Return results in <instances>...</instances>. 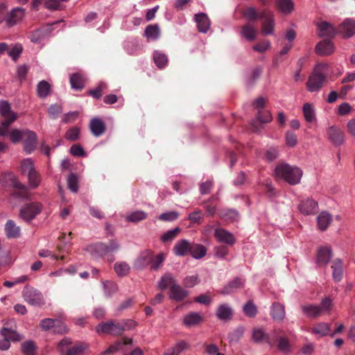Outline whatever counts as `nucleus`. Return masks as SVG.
I'll list each match as a JSON object with an SVG mask.
<instances>
[{"mask_svg":"<svg viewBox=\"0 0 355 355\" xmlns=\"http://www.w3.org/2000/svg\"><path fill=\"white\" fill-rule=\"evenodd\" d=\"M328 138L335 146H340L344 143V132L336 126H331L327 130Z\"/></svg>","mask_w":355,"mask_h":355,"instance_id":"4468645a","label":"nucleus"},{"mask_svg":"<svg viewBox=\"0 0 355 355\" xmlns=\"http://www.w3.org/2000/svg\"><path fill=\"white\" fill-rule=\"evenodd\" d=\"M72 344V342L70 338H64L58 345V348L60 350V352L63 354L68 352V350L71 348Z\"/></svg>","mask_w":355,"mask_h":355,"instance_id":"052dcab7","label":"nucleus"},{"mask_svg":"<svg viewBox=\"0 0 355 355\" xmlns=\"http://www.w3.org/2000/svg\"><path fill=\"white\" fill-rule=\"evenodd\" d=\"M275 176L284 179L290 184L295 185L300 182L302 175V171L286 163L278 164L275 169Z\"/></svg>","mask_w":355,"mask_h":355,"instance_id":"f257e3e1","label":"nucleus"},{"mask_svg":"<svg viewBox=\"0 0 355 355\" xmlns=\"http://www.w3.org/2000/svg\"><path fill=\"white\" fill-rule=\"evenodd\" d=\"M332 257V252L330 248L321 247L318 250L316 263L319 266H326Z\"/></svg>","mask_w":355,"mask_h":355,"instance_id":"4be33fe9","label":"nucleus"},{"mask_svg":"<svg viewBox=\"0 0 355 355\" xmlns=\"http://www.w3.org/2000/svg\"><path fill=\"white\" fill-rule=\"evenodd\" d=\"M220 216L227 223H232L238 219L239 213L234 209H226L220 212Z\"/></svg>","mask_w":355,"mask_h":355,"instance_id":"ea45409f","label":"nucleus"},{"mask_svg":"<svg viewBox=\"0 0 355 355\" xmlns=\"http://www.w3.org/2000/svg\"><path fill=\"white\" fill-rule=\"evenodd\" d=\"M62 112L61 106L54 104L48 108V114L52 119H55Z\"/></svg>","mask_w":355,"mask_h":355,"instance_id":"774afa93","label":"nucleus"},{"mask_svg":"<svg viewBox=\"0 0 355 355\" xmlns=\"http://www.w3.org/2000/svg\"><path fill=\"white\" fill-rule=\"evenodd\" d=\"M275 6L277 9L283 14H290L294 8L292 0H276Z\"/></svg>","mask_w":355,"mask_h":355,"instance_id":"c756f323","label":"nucleus"},{"mask_svg":"<svg viewBox=\"0 0 355 355\" xmlns=\"http://www.w3.org/2000/svg\"><path fill=\"white\" fill-rule=\"evenodd\" d=\"M273 345L276 343L277 348L282 353L288 354L291 351V345L287 337L284 336V331L280 329H274L272 331Z\"/></svg>","mask_w":355,"mask_h":355,"instance_id":"423d86ee","label":"nucleus"},{"mask_svg":"<svg viewBox=\"0 0 355 355\" xmlns=\"http://www.w3.org/2000/svg\"><path fill=\"white\" fill-rule=\"evenodd\" d=\"M214 236L218 242L228 245H233L236 242L234 234L223 228H216L214 231Z\"/></svg>","mask_w":355,"mask_h":355,"instance_id":"f8f14e48","label":"nucleus"},{"mask_svg":"<svg viewBox=\"0 0 355 355\" xmlns=\"http://www.w3.org/2000/svg\"><path fill=\"white\" fill-rule=\"evenodd\" d=\"M21 350L24 355H35V345L31 340H28L21 344Z\"/></svg>","mask_w":355,"mask_h":355,"instance_id":"5fc2aeb1","label":"nucleus"},{"mask_svg":"<svg viewBox=\"0 0 355 355\" xmlns=\"http://www.w3.org/2000/svg\"><path fill=\"white\" fill-rule=\"evenodd\" d=\"M119 249V245L114 241H111L108 244L103 243H98L94 246V256L97 257H103L108 255L107 260L110 262H112L114 260V257L111 253L118 251Z\"/></svg>","mask_w":355,"mask_h":355,"instance_id":"20e7f679","label":"nucleus"},{"mask_svg":"<svg viewBox=\"0 0 355 355\" xmlns=\"http://www.w3.org/2000/svg\"><path fill=\"white\" fill-rule=\"evenodd\" d=\"M203 321V316L197 312H191L183 318V324L187 327L200 324Z\"/></svg>","mask_w":355,"mask_h":355,"instance_id":"b1692460","label":"nucleus"},{"mask_svg":"<svg viewBox=\"0 0 355 355\" xmlns=\"http://www.w3.org/2000/svg\"><path fill=\"white\" fill-rule=\"evenodd\" d=\"M207 248L198 243H191L189 254L196 259L202 258L206 255Z\"/></svg>","mask_w":355,"mask_h":355,"instance_id":"72a5a7b5","label":"nucleus"},{"mask_svg":"<svg viewBox=\"0 0 355 355\" xmlns=\"http://www.w3.org/2000/svg\"><path fill=\"white\" fill-rule=\"evenodd\" d=\"M51 85L46 80H41L37 85V94L40 98H46L51 93Z\"/></svg>","mask_w":355,"mask_h":355,"instance_id":"f704fd0d","label":"nucleus"},{"mask_svg":"<svg viewBox=\"0 0 355 355\" xmlns=\"http://www.w3.org/2000/svg\"><path fill=\"white\" fill-rule=\"evenodd\" d=\"M322 64H318L309 77L306 88L310 92L319 91L323 86L326 76L322 71Z\"/></svg>","mask_w":355,"mask_h":355,"instance_id":"f03ea898","label":"nucleus"},{"mask_svg":"<svg viewBox=\"0 0 355 355\" xmlns=\"http://www.w3.org/2000/svg\"><path fill=\"white\" fill-rule=\"evenodd\" d=\"M191 243L186 239H182L176 242L173 251L177 256L184 257L190 252Z\"/></svg>","mask_w":355,"mask_h":355,"instance_id":"aec40b11","label":"nucleus"},{"mask_svg":"<svg viewBox=\"0 0 355 355\" xmlns=\"http://www.w3.org/2000/svg\"><path fill=\"white\" fill-rule=\"evenodd\" d=\"M331 221L332 217L327 211L321 212L318 216V225L319 229L322 231L326 230Z\"/></svg>","mask_w":355,"mask_h":355,"instance_id":"473e14b6","label":"nucleus"},{"mask_svg":"<svg viewBox=\"0 0 355 355\" xmlns=\"http://www.w3.org/2000/svg\"><path fill=\"white\" fill-rule=\"evenodd\" d=\"M311 332L318 337L325 336L330 332L329 324L325 322H319L312 327Z\"/></svg>","mask_w":355,"mask_h":355,"instance_id":"7c9ffc66","label":"nucleus"},{"mask_svg":"<svg viewBox=\"0 0 355 355\" xmlns=\"http://www.w3.org/2000/svg\"><path fill=\"white\" fill-rule=\"evenodd\" d=\"M256 118L257 120L261 124L270 123L272 119V116L270 112L265 110L257 111Z\"/></svg>","mask_w":355,"mask_h":355,"instance_id":"3c124183","label":"nucleus"},{"mask_svg":"<svg viewBox=\"0 0 355 355\" xmlns=\"http://www.w3.org/2000/svg\"><path fill=\"white\" fill-rule=\"evenodd\" d=\"M243 16L247 18L249 21L254 23L258 18L260 19V13L259 14L254 7H248L243 12Z\"/></svg>","mask_w":355,"mask_h":355,"instance_id":"a18cd8bd","label":"nucleus"},{"mask_svg":"<svg viewBox=\"0 0 355 355\" xmlns=\"http://www.w3.org/2000/svg\"><path fill=\"white\" fill-rule=\"evenodd\" d=\"M270 315L275 321H282L286 315L284 306L279 302L274 303L271 306Z\"/></svg>","mask_w":355,"mask_h":355,"instance_id":"c85d7f7f","label":"nucleus"},{"mask_svg":"<svg viewBox=\"0 0 355 355\" xmlns=\"http://www.w3.org/2000/svg\"><path fill=\"white\" fill-rule=\"evenodd\" d=\"M43 209V205L39 202L25 204L19 210V217L25 222L30 223L39 215Z\"/></svg>","mask_w":355,"mask_h":355,"instance_id":"7ed1b4c3","label":"nucleus"},{"mask_svg":"<svg viewBox=\"0 0 355 355\" xmlns=\"http://www.w3.org/2000/svg\"><path fill=\"white\" fill-rule=\"evenodd\" d=\"M153 59L155 64L159 69L164 68L168 64V58L166 54L161 51H156L153 54Z\"/></svg>","mask_w":355,"mask_h":355,"instance_id":"79ce46f5","label":"nucleus"},{"mask_svg":"<svg viewBox=\"0 0 355 355\" xmlns=\"http://www.w3.org/2000/svg\"><path fill=\"white\" fill-rule=\"evenodd\" d=\"M165 259L166 255L164 253L161 252L155 256L152 252V261L150 263V268L153 270H159L162 267Z\"/></svg>","mask_w":355,"mask_h":355,"instance_id":"a19ab883","label":"nucleus"},{"mask_svg":"<svg viewBox=\"0 0 355 355\" xmlns=\"http://www.w3.org/2000/svg\"><path fill=\"white\" fill-rule=\"evenodd\" d=\"M145 35L147 37L157 39L159 35V28L157 24L148 25L145 30Z\"/></svg>","mask_w":355,"mask_h":355,"instance_id":"4d7b16f0","label":"nucleus"},{"mask_svg":"<svg viewBox=\"0 0 355 355\" xmlns=\"http://www.w3.org/2000/svg\"><path fill=\"white\" fill-rule=\"evenodd\" d=\"M28 179L29 185L32 189L37 188L41 182L40 175L35 171V169L28 175Z\"/></svg>","mask_w":355,"mask_h":355,"instance_id":"864d4df0","label":"nucleus"},{"mask_svg":"<svg viewBox=\"0 0 355 355\" xmlns=\"http://www.w3.org/2000/svg\"><path fill=\"white\" fill-rule=\"evenodd\" d=\"M6 178L10 181L9 186L12 188L11 191L12 196L22 200L30 199L31 194L28 192V188L21 184L13 173H8Z\"/></svg>","mask_w":355,"mask_h":355,"instance_id":"39448f33","label":"nucleus"},{"mask_svg":"<svg viewBox=\"0 0 355 355\" xmlns=\"http://www.w3.org/2000/svg\"><path fill=\"white\" fill-rule=\"evenodd\" d=\"M147 218V214L143 211H135L126 216V220L132 223H138L145 220Z\"/></svg>","mask_w":355,"mask_h":355,"instance_id":"49530a36","label":"nucleus"},{"mask_svg":"<svg viewBox=\"0 0 355 355\" xmlns=\"http://www.w3.org/2000/svg\"><path fill=\"white\" fill-rule=\"evenodd\" d=\"M200 282L197 275L187 276L183 281V285L185 288H192L198 285Z\"/></svg>","mask_w":355,"mask_h":355,"instance_id":"680f3d73","label":"nucleus"},{"mask_svg":"<svg viewBox=\"0 0 355 355\" xmlns=\"http://www.w3.org/2000/svg\"><path fill=\"white\" fill-rule=\"evenodd\" d=\"M279 157V149L277 147H270L266 150L265 157L268 162H272Z\"/></svg>","mask_w":355,"mask_h":355,"instance_id":"0e129e2a","label":"nucleus"},{"mask_svg":"<svg viewBox=\"0 0 355 355\" xmlns=\"http://www.w3.org/2000/svg\"><path fill=\"white\" fill-rule=\"evenodd\" d=\"M303 114L306 121L312 122L315 118V112L312 104L306 103L303 105Z\"/></svg>","mask_w":355,"mask_h":355,"instance_id":"de8ad7c7","label":"nucleus"},{"mask_svg":"<svg viewBox=\"0 0 355 355\" xmlns=\"http://www.w3.org/2000/svg\"><path fill=\"white\" fill-rule=\"evenodd\" d=\"M85 78L79 73H75L70 77V83L73 89H82L85 87Z\"/></svg>","mask_w":355,"mask_h":355,"instance_id":"e433bc0d","label":"nucleus"},{"mask_svg":"<svg viewBox=\"0 0 355 355\" xmlns=\"http://www.w3.org/2000/svg\"><path fill=\"white\" fill-rule=\"evenodd\" d=\"M257 34L258 29L257 26L251 22L246 23L241 28V35L249 41L255 40Z\"/></svg>","mask_w":355,"mask_h":355,"instance_id":"6ab92c4d","label":"nucleus"},{"mask_svg":"<svg viewBox=\"0 0 355 355\" xmlns=\"http://www.w3.org/2000/svg\"><path fill=\"white\" fill-rule=\"evenodd\" d=\"M233 311L232 307L227 304H223L218 306L216 315L220 320H229L232 318Z\"/></svg>","mask_w":355,"mask_h":355,"instance_id":"cd10ccee","label":"nucleus"},{"mask_svg":"<svg viewBox=\"0 0 355 355\" xmlns=\"http://www.w3.org/2000/svg\"><path fill=\"white\" fill-rule=\"evenodd\" d=\"M114 270L118 276L124 277L129 274L130 266L125 261H117L114 265Z\"/></svg>","mask_w":355,"mask_h":355,"instance_id":"4c0bfd02","label":"nucleus"},{"mask_svg":"<svg viewBox=\"0 0 355 355\" xmlns=\"http://www.w3.org/2000/svg\"><path fill=\"white\" fill-rule=\"evenodd\" d=\"M188 293L186 290H171L169 297L175 301H181L187 297Z\"/></svg>","mask_w":355,"mask_h":355,"instance_id":"13d9d810","label":"nucleus"},{"mask_svg":"<svg viewBox=\"0 0 355 355\" xmlns=\"http://www.w3.org/2000/svg\"><path fill=\"white\" fill-rule=\"evenodd\" d=\"M24 131L19 130L17 129H15L12 130L10 133V140L12 143H17L20 140L23 139L24 137Z\"/></svg>","mask_w":355,"mask_h":355,"instance_id":"338daca9","label":"nucleus"},{"mask_svg":"<svg viewBox=\"0 0 355 355\" xmlns=\"http://www.w3.org/2000/svg\"><path fill=\"white\" fill-rule=\"evenodd\" d=\"M26 302L33 306H40L44 304V300L38 290H25L23 293Z\"/></svg>","mask_w":355,"mask_h":355,"instance_id":"9d476101","label":"nucleus"},{"mask_svg":"<svg viewBox=\"0 0 355 355\" xmlns=\"http://www.w3.org/2000/svg\"><path fill=\"white\" fill-rule=\"evenodd\" d=\"M195 21L197 24L198 30L201 33H207L210 26V21L205 13L195 15Z\"/></svg>","mask_w":355,"mask_h":355,"instance_id":"a878e982","label":"nucleus"},{"mask_svg":"<svg viewBox=\"0 0 355 355\" xmlns=\"http://www.w3.org/2000/svg\"><path fill=\"white\" fill-rule=\"evenodd\" d=\"M302 311L308 317L317 318L321 315V308L320 306L308 304L302 306Z\"/></svg>","mask_w":355,"mask_h":355,"instance_id":"c9c22d12","label":"nucleus"},{"mask_svg":"<svg viewBox=\"0 0 355 355\" xmlns=\"http://www.w3.org/2000/svg\"><path fill=\"white\" fill-rule=\"evenodd\" d=\"M181 230L180 227H175L173 230H168L161 236V241L163 243L171 242L178 236Z\"/></svg>","mask_w":355,"mask_h":355,"instance_id":"09e8293b","label":"nucleus"},{"mask_svg":"<svg viewBox=\"0 0 355 355\" xmlns=\"http://www.w3.org/2000/svg\"><path fill=\"white\" fill-rule=\"evenodd\" d=\"M152 261V251L145 250L141 252L139 257L135 260L134 267L137 269H141L149 266Z\"/></svg>","mask_w":355,"mask_h":355,"instance_id":"5701e85b","label":"nucleus"},{"mask_svg":"<svg viewBox=\"0 0 355 355\" xmlns=\"http://www.w3.org/2000/svg\"><path fill=\"white\" fill-rule=\"evenodd\" d=\"M89 345L85 343H77L68 350L66 355H84Z\"/></svg>","mask_w":355,"mask_h":355,"instance_id":"58836bf2","label":"nucleus"},{"mask_svg":"<svg viewBox=\"0 0 355 355\" xmlns=\"http://www.w3.org/2000/svg\"><path fill=\"white\" fill-rule=\"evenodd\" d=\"M68 188L72 192H77L78 191V179L75 174H71L67 179Z\"/></svg>","mask_w":355,"mask_h":355,"instance_id":"69168bd1","label":"nucleus"},{"mask_svg":"<svg viewBox=\"0 0 355 355\" xmlns=\"http://www.w3.org/2000/svg\"><path fill=\"white\" fill-rule=\"evenodd\" d=\"M89 128L92 135L96 137L102 136L106 130V125L104 121L96 117L91 119Z\"/></svg>","mask_w":355,"mask_h":355,"instance_id":"2eb2a0df","label":"nucleus"},{"mask_svg":"<svg viewBox=\"0 0 355 355\" xmlns=\"http://www.w3.org/2000/svg\"><path fill=\"white\" fill-rule=\"evenodd\" d=\"M252 340L255 343H266L270 346H273V339L272 333L269 335L266 334L261 328H255L252 333Z\"/></svg>","mask_w":355,"mask_h":355,"instance_id":"ddd939ff","label":"nucleus"},{"mask_svg":"<svg viewBox=\"0 0 355 355\" xmlns=\"http://www.w3.org/2000/svg\"><path fill=\"white\" fill-rule=\"evenodd\" d=\"M79 135L80 129L78 127H72L67 131L65 138L68 141H74L79 138Z\"/></svg>","mask_w":355,"mask_h":355,"instance_id":"bf43d9fd","label":"nucleus"},{"mask_svg":"<svg viewBox=\"0 0 355 355\" xmlns=\"http://www.w3.org/2000/svg\"><path fill=\"white\" fill-rule=\"evenodd\" d=\"M25 14V10L22 8H15L12 9L10 13L7 14L6 24L11 27L21 21Z\"/></svg>","mask_w":355,"mask_h":355,"instance_id":"dca6fc26","label":"nucleus"},{"mask_svg":"<svg viewBox=\"0 0 355 355\" xmlns=\"http://www.w3.org/2000/svg\"><path fill=\"white\" fill-rule=\"evenodd\" d=\"M96 331L98 334H112L119 336L121 334V329L119 322L110 320L106 322H101L96 327Z\"/></svg>","mask_w":355,"mask_h":355,"instance_id":"0eeeda50","label":"nucleus"},{"mask_svg":"<svg viewBox=\"0 0 355 355\" xmlns=\"http://www.w3.org/2000/svg\"><path fill=\"white\" fill-rule=\"evenodd\" d=\"M4 230L8 239L17 238L20 235L21 229L12 220H8L6 222Z\"/></svg>","mask_w":355,"mask_h":355,"instance_id":"bb28decb","label":"nucleus"},{"mask_svg":"<svg viewBox=\"0 0 355 355\" xmlns=\"http://www.w3.org/2000/svg\"><path fill=\"white\" fill-rule=\"evenodd\" d=\"M0 334L8 340L17 341L20 340V336L15 330L6 327H3L0 330Z\"/></svg>","mask_w":355,"mask_h":355,"instance_id":"37998d69","label":"nucleus"},{"mask_svg":"<svg viewBox=\"0 0 355 355\" xmlns=\"http://www.w3.org/2000/svg\"><path fill=\"white\" fill-rule=\"evenodd\" d=\"M22 140L24 150L28 154L31 153L37 146V135L35 132L28 130H24Z\"/></svg>","mask_w":355,"mask_h":355,"instance_id":"9b49d317","label":"nucleus"},{"mask_svg":"<svg viewBox=\"0 0 355 355\" xmlns=\"http://www.w3.org/2000/svg\"><path fill=\"white\" fill-rule=\"evenodd\" d=\"M15 114L10 110V104L5 101H0V114L3 117L12 116Z\"/></svg>","mask_w":355,"mask_h":355,"instance_id":"e2e57ef3","label":"nucleus"},{"mask_svg":"<svg viewBox=\"0 0 355 355\" xmlns=\"http://www.w3.org/2000/svg\"><path fill=\"white\" fill-rule=\"evenodd\" d=\"M299 209L304 215L313 214L318 210V203L313 199H306L300 202Z\"/></svg>","mask_w":355,"mask_h":355,"instance_id":"a211bd4d","label":"nucleus"},{"mask_svg":"<svg viewBox=\"0 0 355 355\" xmlns=\"http://www.w3.org/2000/svg\"><path fill=\"white\" fill-rule=\"evenodd\" d=\"M332 276L335 282H340L343 278V262L340 259H336L333 261Z\"/></svg>","mask_w":355,"mask_h":355,"instance_id":"2f4dec72","label":"nucleus"},{"mask_svg":"<svg viewBox=\"0 0 355 355\" xmlns=\"http://www.w3.org/2000/svg\"><path fill=\"white\" fill-rule=\"evenodd\" d=\"M159 288H181L173 274L164 273L159 282Z\"/></svg>","mask_w":355,"mask_h":355,"instance_id":"f3484780","label":"nucleus"},{"mask_svg":"<svg viewBox=\"0 0 355 355\" xmlns=\"http://www.w3.org/2000/svg\"><path fill=\"white\" fill-rule=\"evenodd\" d=\"M260 19L263 20L262 34L271 35L274 31V17L272 11L264 9L260 12Z\"/></svg>","mask_w":355,"mask_h":355,"instance_id":"6e6552de","label":"nucleus"},{"mask_svg":"<svg viewBox=\"0 0 355 355\" xmlns=\"http://www.w3.org/2000/svg\"><path fill=\"white\" fill-rule=\"evenodd\" d=\"M318 28L320 37H334L338 34L337 28L327 21L320 23Z\"/></svg>","mask_w":355,"mask_h":355,"instance_id":"393cba45","label":"nucleus"},{"mask_svg":"<svg viewBox=\"0 0 355 355\" xmlns=\"http://www.w3.org/2000/svg\"><path fill=\"white\" fill-rule=\"evenodd\" d=\"M338 34L344 38H349L355 34V21L350 18L345 19L337 27Z\"/></svg>","mask_w":355,"mask_h":355,"instance_id":"1a4fd4ad","label":"nucleus"},{"mask_svg":"<svg viewBox=\"0 0 355 355\" xmlns=\"http://www.w3.org/2000/svg\"><path fill=\"white\" fill-rule=\"evenodd\" d=\"M243 311L249 318H254L257 314V308L252 301H248L243 306Z\"/></svg>","mask_w":355,"mask_h":355,"instance_id":"c03bdc74","label":"nucleus"},{"mask_svg":"<svg viewBox=\"0 0 355 355\" xmlns=\"http://www.w3.org/2000/svg\"><path fill=\"white\" fill-rule=\"evenodd\" d=\"M23 51V46L21 44L17 43L12 46L11 49L9 48L8 51V55L16 62L19 58L20 55Z\"/></svg>","mask_w":355,"mask_h":355,"instance_id":"8fccbe9b","label":"nucleus"},{"mask_svg":"<svg viewBox=\"0 0 355 355\" xmlns=\"http://www.w3.org/2000/svg\"><path fill=\"white\" fill-rule=\"evenodd\" d=\"M132 340L129 339L128 342H124L123 343L121 342H117L111 346H110L106 350L103 352L100 355H108V354H112L116 352H118L122 347L123 345L125 344H131Z\"/></svg>","mask_w":355,"mask_h":355,"instance_id":"6e6d98bb","label":"nucleus"},{"mask_svg":"<svg viewBox=\"0 0 355 355\" xmlns=\"http://www.w3.org/2000/svg\"><path fill=\"white\" fill-rule=\"evenodd\" d=\"M20 170L23 174H30L35 170L34 164L31 159L27 158L21 162Z\"/></svg>","mask_w":355,"mask_h":355,"instance_id":"603ef678","label":"nucleus"},{"mask_svg":"<svg viewBox=\"0 0 355 355\" xmlns=\"http://www.w3.org/2000/svg\"><path fill=\"white\" fill-rule=\"evenodd\" d=\"M315 51L320 55H328L334 51V44L330 40H324L316 44Z\"/></svg>","mask_w":355,"mask_h":355,"instance_id":"412c9836","label":"nucleus"}]
</instances>
